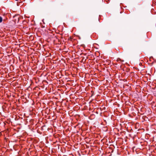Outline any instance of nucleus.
I'll list each match as a JSON object with an SVG mask.
<instances>
[{
	"label": "nucleus",
	"mask_w": 156,
	"mask_h": 156,
	"mask_svg": "<svg viewBox=\"0 0 156 156\" xmlns=\"http://www.w3.org/2000/svg\"><path fill=\"white\" fill-rule=\"evenodd\" d=\"M2 21V18L1 16H0V23H1Z\"/></svg>",
	"instance_id": "f257e3e1"
},
{
	"label": "nucleus",
	"mask_w": 156,
	"mask_h": 156,
	"mask_svg": "<svg viewBox=\"0 0 156 156\" xmlns=\"http://www.w3.org/2000/svg\"><path fill=\"white\" fill-rule=\"evenodd\" d=\"M17 19H18L17 23H18L19 21V18H18Z\"/></svg>",
	"instance_id": "f03ea898"
}]
</instances>
